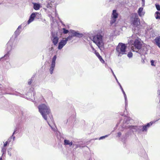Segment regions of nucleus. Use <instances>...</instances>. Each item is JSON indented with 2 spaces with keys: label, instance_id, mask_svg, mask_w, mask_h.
<instances>
[{
  "label": "nucleus",
  "instance_id": "473e14b6",
  "mask_svg": "<svg viewBox=\"0 0 160 160\" xmlns=\"http://www.w3.org/2000/svg\"><path fill=\"white\" fill-rule=\"evenodd\" d=\"M52 7V5L50 4H48L47 6V8H51Z\"/></svg>",
  "mask_w": 160,
  "mask_h": 160
},
{
  "label": "nucleus",
  "instance_id": "9b49d317",
  "mask_svg": "<svg viewBox=\"0 0 160 160\" xmlns=\"http://www.w3.org/2000/svg\"><path fill=\"white\" fill-rule=\"evenodd\" d=\"M57 58V56L55 55L52 58V60L51 64L50 65L49 68V72L51 74H52L53 73L54 70L55 66V61Z\"/></svg>",
  "mask_w": 160,
  "mask_h": 160
},
{
  "label": "nucleus",
  "instance_id": "6e6552de",
  "mask_svg": "<svg viewBox=\"0 0 160 160\" xmlns=\"http://www.w3.org/2000/svg\"><path fill=\"white\" fill-rule=\"evenodd\" d=\"M41 13L37 12L32 13L29 17V20L27 22V24H29L32 22L36 17L37 18L39 19L41 18Z\"/></svg>",
  "mask_w": 160,
  "mask_h": 160
},
{
  "label": "nucleus",
  "instance_id": "7c9ffc66",
  "mask_svg": "<svg viewBox=\"0 0 160 160\" xmlns=\"http://www.w3.org/2000/svg\"><path fill=\"white\" fill-rule=\"evenodd\" d=\"M151 65L152 66H155V65L154 64V61L153 60H152L151 61Z\"/></svg>",
  "mask_w": 160,
  "mask_h": 160
},
{
  "label": "nucleus",
  "instance_id": "7ed1b4c3",
  "mask_svg": "<svg viewBox=\"0 0 160 160\" xmlns=\"http://www.w3.org/2000/svg\"><path fill=\"white\" fill-rule=\"evenodd\" d=\"M122 116H124V120L123 122V125L122 126V128H120V130L123 131L124 128H129L132 132L137 131L140 132V127L131 126L129 124V122L131 121L130 118L124 116V114H121Z\"/></svg>",
  "mask_w": 160,
  "mask_h": 160
},
{
  "label": "nucleus",
  "instance_id": "ddd939ff",
  "mask_svg": "<svg viewBox=\"0 0 160 160\" xmlns=\"http://www.w3.org/2000/svg\"><path fill=\"white\" fill-rule=\"evenodd\" d=\"M52 40L54 45H56L58 40V37L57 35H54L52 34Z\"/></svg>",
  "mask_w": 160,
  "mask_h": 160
},
{
  "label": "nucleus",
  "instance_id": "58836bf2",
  "mask_svg": "<svg viewBox=\"0 0 160 160\" xmlns=\"http://www.w3.org/2000/svg\"><path fill=\"white\" fill-rule=\"evenodd\" d=\"M55 16H57V12H56V11H55Z\"/></svg>",
  "mask_w": 160,
  "mask_h": 160
},
{
  "label": "nucleus",
  "instance_id": "1a4fd4ad",
  "mask_svg": "<svg viewBox=\"0 0 160 160\" xmlns=\"http://www.w3.org/2000/svg\"><path fill=\"white\" fill-rule=\"evenodd\" d=\"M72 39V36H69L66 38H63L59 43L58 48L59 49H61L66 44L68 40Z\"/></svg>",
  "mask_w": 160,
  "mask_h": 160
},
{
  "label": "nucleus",
  "instance_id": "c85d7f7f",
  "mask_svg": "<svg viewBox=\"0 0 160 160\" xmlns=\"http://www.w3.org/2000/svg\"><path fill=\"white\" fill-rule=\"evenodd\" d=\"M108 135H105L104 136L101 137L99 138V140L102 139L104 138H105L108 137Z\"/></svg>",
  "mask_w": 160,
  "mask_h": 160
},
{
  "label": "nucleus",
  "instance_id": "0eeeda50",
  "mask_svg": "<svg viewBox=\"0 0 160 160\" xmlns=\"http://www.w3.org/2000/svg\"><path fill=\"white\" fill-rule=\"evenodd\" d=\"M15 45H13V42L12 37L10 40L8 42L7 45V51L8 53L9 52L14 48ZM4 58H8L9 57L8 53L4 55Z\"/></svg>",
  "mask_w": 160,
  "mask_h": 160
},
{
  "label": "nucleus",
  "instance_id": "79ce46f5",
  "mask_svg": "<svg viewBox=\"0 0 160 160\" xmlns=\"http://www.w3.org/2000/svg\"><path fill=\"white\" fill-rule=\"evenodd\" d=\"M118 83V85H119V86H120V85H121L119 83V82H117Z\"/></svg>",
  "mask_w": 160,
  "mask_h": 160
},
{
  "label": "nucleus",
  "instance_id": "412c9836",
  "mask_svg": "<svg viewBox=\"0 0 160 160\" xmlns=\"http://www.w3.org/2000/svg\"><path fill=\"white\" fill-rule=\"evenodd\" d=\"M122 93L124 95L125 100V107L126 108L127 106L128 105V102L127 100V97L125 93V92L124 91L122 92Z\"/></svg>",
  "mask_w": 160,
  "mask_h": 160
},
{
  "label": "nucleus",
  "instance_id": "b1692460",
  "mask_svg": "<svg viewBox=\"0 0 160 160\" xmlns=\"http://www.w3.org/2000/svg\"><path fill=\"white\" fill-rule=\"evenodd\" d=\"M6 148L5 147L2 148V155L4 154L6 152Z\"/></svg>",
  "mask_w": 160,
  "mask_h": 160
},
{
  "label": "nucleus",
  "instance_id": "f704fd0d",
  "mask_svg": "<svg viewBox=\"0 0 160 160\" xmlns=\"http://www.w3.org/2000/svg\"><path fill=\"white\" fill-rule=\"evenodd\" d=\"M91 48H92V50L93 51H94V52H95V51H96V50L92 46H91Z\"/></svg>",
  "mask_w": 160,
  "mask_h": 160
},
{
  "label": "nucleus",
  "instance_id": "c756f323",
  "mask_svg": "<svg viewBox=\"0 0 160 160\" xmlns=\"http://www.w3.org/2000/svg\"><path fill=\"white\" fill-rule=\"evenodd\" d=\"M11 150H12V148H10L9 149L8 151V154L10 156H11V155H12L11 153L9 151L10 150L11 151Z\"/></svg>",
  "mask_w": 160,
  "mask_h": 160
},
{
  "label": "nucleus",
  "instance_id": "5701e85b",
  "mask_svg": "<svg viewBox=\"0 0 160 160\" xmlns=\"http://www.w3.org/2000/svg\"><path fill=\"white\" fill-rule=\"evenodd\" d=\"M15 131L14 132H13L12 135L11 136V137L9 139H8V141L9 142H10L11 141V140L12 139L13 141H14L15 140V136H13V135L15 134Z\"/></svg>",
  "mask_w": 160,
  "mask_h": 160
},
{
  "label": "nucleus",
  "instance_id": "ea45409f",
  "mask_svg": "<svg viewBox=\"0 0 160 160\" xmlns=\"http://www.w3.org/2000/svg\"><path fill=\"white\" fill-rule=\"evenodd\" d=\"M142 1L143 4H144V3H145V0H142Z\"/></svg>",
  "mask_w": 160,
  "mask_h": 160
},
{
  "label": "nucleus",
  "instance_id": "09e8293b",
  "mask_svg": "<svg viewBox=\"0 0 160 160\" xmlns=\"http://www.w3.org/2000/svg\"><path fill=\"white\" fill-rule=\"evenodd\" d=\"M159 120V119H158V120H157L156 121H155V122H156V121H158V120Z\"/></svg>",
  "mask_w": 160,
  "mask_h": 160
},
{
  "label": "nucleus",
  "instance_id": "c03bdc74",
  "mask_svg": "<svg viewBox=\"0 0 160 160\" xmlns=\"http://www.w3.org/2000/svg\"><path fill=\"white\" fill-rule=\"evenodd\" d=\"M120 88L121 89L122 88V86H121V85H120Z\"/></svg>",
  "mask_w": 160,
  "mask_h": 160
},
{
  "label": "nucleus",
  "instance_id": "a211bd4d",
  "mask_svg": "<svg viewBox=\"0 0 160 160\" xmlns=\"http://www.w3.org/2000/svg\"><path fill=\"white\" fill-rule=\"evenodd\" d=\"M95 53L97 56L98 58L101 62L102 63H103L104 62V61L103 59L101 56L99 55V53L97 52L96 51H95Z\"/></svg>",
  "mask_w": 160,
  "mask_h": 160
},
{
  "label": "nucleus",
  "instance_id": "c9c22d12",
  "mask_svg": "<svg viewBox=\"0 0 160 160\" xmlns=\"http://www.w3.org/2000/svg\"><path fill=\"white\" fill-rule=\"evenodd\" d=\"M32 93H33V96L34 97V95L35 94V92L33 91Z\"/></svg>",
  "mask_w": 160,
  "mask_h": 160
},
{
  "label": "nucleus",
  "instance_id": "20e7f679",
  "mask_svg": "<svg viewBox=\"0 0 160 160\" xmlns=\"http://www.w3.org/2000/svg\"><path fill=\"white\" fill-rule=\"evenodd\" d=\"M91 40L101 51L104 49V42L103 36L102 35L100 34L95 35L93 37Z\"/></svg>",
  "mask_w": 160,
  "mask_h": 160
},
{
  "label": "nucleus",
  "instance_id": "f8f14e48",
  "mask_svg": "<svg viewBox=\"0 0 160 160\" xmlns=\"http://www.w3.org/2000/svg\"><path fill=\"white\" fill-rule=\"evenodd\" d=\"M70 33L71 35L70 36L73 37H76L78 38H81L83 36V34L82 33H79L78 31H76L74 30H70Z\"/></svg>",
  "mask_w": 160,
  "mask_h": 160
},
{
  "label": "nucleus",
  "instance_id": "f3484780",
  "mask_svg": "<svg viewBox=\"0 0 160 160\" xmlns=\"http://www.w3.org/2000/svg\"><path fill=\"white\" fill-rule=\"evenodd\" d=\"M143 8L141 7L139 9L138 11V15L140 17L143 16L145 14V12L143 11Z\"/></svg>",
  "mask_w": 160,
  "mask_h": 160
},
{
  "label": "nucleus",
  "instance_id": "8fccbe9b",
  "mask_svg": "<svg viewBox=\"0 0 160 160\" xmlns=\"http://www.w3.org/2000/svg\"><path fill=\"white\" fill-rule=\"evenodd\" d=\"M134 37V36H133H133H132V38H133Z\"/></svg>",
  "mask_w": 160,
  "mask_h": 160
},
{
  "label": "nucleus",
  "instance_id": "dca6fc26",
  "mask_svg": "<svg viewBox=\"0 0 160 160\" xmlns=\"http://www.w3.org/2000/svg\"><path fill=\"white\" fill-rule=\"evenodd\" d=\"M153 123V122H150L147 123L146 125L143 126L142 131L143 132L146 131L148 128L152 125Z\"/></svg>",
  "mask_w": 160,
  "mask_h": 160
},
{
  "label": "nucleus",
  "instance_id": "393cba45",
  "mask_svg": "<svg viewBox=\"0 0 160 160\" xmlns=\"http://www.w3.org/2000/svg\"><path fill=\"white\" fill-rule=\"evenodd\" d=\"M132 53L131 52H129L127 56L129 58H132Z\"/></svg>",
  "mask_w": 160,
  "mask_h": 160
},
{
  "label": "nucleus",
  "instance_id": "cd10ccee",
  "mask_svg": "<svg viewBox=\"0 0 160 160\" xmlns=\"http://www.w3.org/2000/svg\"><path fill=\"white\" fill-rule=\"evenodd\" d=\"M155 6L157 10L158 11H160V6L158 4H156Z\"/></svg>",
  "mask_w": 160,
  "mask_h": 160
},
{
  "label": "nucleus",
  "instance_id": "2eb2a0df",
  "mask_svg": "<svg viewBox=\"0 0 160 160\" xmlns=\"http://www.w3.org/2000/svg\"><path fill=\"white\" fill-rule=\"evenodd\" d=\"M32 4L33 5V8L36 10H39L42 7L41 4L39 3L33 2Z\"/></svg>",
  "mask_w": 160,
  "mask_h": 160
},
{
  "label": "nucleus",
  "instance_id": "39448f33",
  "mask_svg": "<svg viewBox=\"0 0 160 160\" xmlns=\"http://www.w3.org/2000/svg\"><path fill=\"white\" fill-rule=\"evenodd\" d=\"M127 46L125 44L119 43L116 48L117 55L119 57H121L122 55L127 53Z\"/></svg>",
  "mask_w": 160,
  "mask_h": 160
},
{
  "label": "nucleus",
  "instance_id": "4c0bfd02",
  "mask_svg": "<svg viewBox=\"0 0 160 160\" xmlns=\"http://www.w3.org/2000/svg\"><path fill=\"white\" fill-rule=\"evenodd\" d=\"M112 73V74L113 75L114 77V78H116V76L114 74V72H113V73Z\"/></svg>",
  "mask_w": 160,
  "mask_h": 160
},
{
  "label": "nucleus",
  "instance_id": "a878e982",
  "mask_svg": "<svg viewBox=\"0 0 160 160\" xmlns=\"http://www.w3.org/2000/svg\"><path fill=\"white\" fill-rule=\"evenodd\" d=\"M33 79L34 78L32 77L28 81V84L29 85L31 84L32 82Z\"/></svg>",
  "mask_w": 160,
  "mask_h": 160
},
{
  "label": "nucleus",
  "instance_id": "e433bc0d",
  "mask_svg": "<svg viewBox=\"0 0 160 160\" xmlns=\"http://www.w3.org/2000/svg\"><path fill=\"white\" fill-rule=\"evenodd\" d=\"M88 160H92V159L91 157H90L89 158Z\"/></svg>",
  "mask_w": 160,
  "mask_h": 160
},
{
  "label": "nucleus",
  "instance_id": "37998d69",
  "mask_svg": "<svg viewBox=\"0 0 160 160\" xmlns=\"http://www.w3.org/2000/svg\"><path fill=\"white\" fill-rule=\"evenodd\" d=\"M111 72H112V73H113V71H112V69H111Z\"/></svg>",
  "mask_w": 160,
  "mask_h": 160
},
{
  "label": "nucleus",
  "instance_id": "a18cd8bd",
  "mask_svg": "<svg viewBox=\"0 0 160 160\" xmlns=\"http://www.w3.org/2000/svg\"><path fill=\"white\" fill-rule=\"evenodd\" d=\"M0 160H2V157H1L0 158Z\"/></svg>",
  "mask_w": 160,
  "mask_h": 160
},
{
  "label": "nucleus",
  "instance_id": "f257e3e1",
  "mask_svg": "<svg viewBox=\"0 0 160 160\" xmlns=\"http://www.w3.org/2000/svg\"><path fill=\"white\" fill-rule=\"evenodd\" d=\"M38 108L39 111L43 118L45 120L47 121V115L50 113L49 106L47 103L42 104L39 105ZM47 122L52 130L54 132H56L57 128L55 124L53 123L52 125H51L48 121H47Z\"/></svg>",
  "mask_w": 160,
  "mask_h": 160
},
{
  "label": "nucleus",
  "instance_id": "49530a36",
  "mask_svg": "<svg viewBox=\"0 0 160 160\" xmlns=\"http://www.w3.org/2000/svg\"><path fill=\"white\" fill-rule=\"evenodd\" d=\"M121 89V90H122V91H124V90H123V89L122 88Z\"/></svg>",
  "mask_w": 160,
  "mask_h": 160
},
{
  "label": "nucleus",
  "instance_id": "6ab92c4d",
  "mask_svg": "<svg viewBox=\"0 0 160 160\" xmlns=\"http://www.w3.org/2000/svg\"><path fill=\"white\" fill-rule=\"evenodd\" d=\"M156 44L160 48V37H157L155 39Z\"/></svg>",
  "mask_w": 160,
  "mask_h": 160
},
{
  "label": "nucleus",
  "instance_id": "f03ea898",
  "mask_svg": "<svg viewBox=\"0 0 160 160\" xmlns=\"http://www.w3.org/2000/svg\"><path fill=\"white\" fill-rule=\"evenodd\" d=\"M129 45L130 46L131 49L134 52H136L140 54H143L146 53V50H144V52H141V51L139 50L141 48L142 43L141 40L138 38H135V39L131 40L128 42Z\"/></svg>",
  "mask_w": 160,
  "mask_h": 160
},
{
  "label": "nucleus",
  "instance_id": "de8ad7c7",
  "mask_svg": "<svg viewBox=\"0 0 160 160\" xmlns=\"http://www.w3.org/2000/svg\"><path fill=\"white\" fill-rule=\"evenodd\" d=\"M50 16L52 18H53V17L51 15H50Z\"/></svg>",
  "mask_w": 160,
  "mask_h": 160
},
{
  "label": "nucleus",
  "instance_id": "a19ab883",
  "mask_svg": "<svg viewBox=\"0 0 160 160\" xmlns=\"http://www.w3.org/2000/svg\"><path fill=\"white\" fill-rule=\"evenodd\" d=\"M115 78V79H116V80L117 82H118V79H117V78L116 77V78Z\"/></svg>",
  "mask_w": 160,
  "mask_h": 160
},
{
  "label": "nucleus",
  "instance_id": "aec40b11",
  "mask_svg": "<svg viewBox=\"0 0 160 160\" xmlns=\"http://www.w3.org/2000/svg\"><path fill=\"white\" fill-rule=\"evenodd\" d=\"M64 144L65 145H69L70 146L72 145V142H70L69 140H64Z\"/></svg>",
  "mask_w": 160,
  "mask_h": 160
},
{
  "label": "nucleus",
  "instance_id": "4468645a",
  "mask_svg": "<svg viewBox=\"0 0 160 160\" xmlns=\"http://www.w3.org/2000/svg\"><path fill=\"white\" fill-rule=\"evenodd\" d=\"M22 27L21 25L19 26L14 33L15 36L14 38H16L18 36L21 32Z\"/></svg>",
  "mask_w": 160,
  "mask_h": 160
},
{
  "label": "nucleus",
  "instance_id": "72a5a7b5",
  "mask_svg": "<svg viewBox=\"0 0 160 160\" xmlns=\"http://www.w3.org/2000/svg\"><path fill=\"white\" fill-rule=\"evenodd\" d=\"M121 132H119L118 133V137H120L121 135Z\"/></svg>",
  "mask_w": 160,
  "mask_h": 160
},
{
  "label": "nucleus",
  "instance_id": "bb28decb",
  "mask_svg": "<svg viewBox=\"0 0 160 160\" xmlns=\"http://www.w3.org/2000/svg\"><path fill=\"white\" fill-rule=\"evenodd\" d=\"M62 30H63V33L64 34H67V33H68V32H69V31H68V30H66L65 28H63Z\"/></svg>",
  "mask_w": 160,
  "mask_h": 160
},
{
  "label": "nucleus",
  "instance_id": "9d476101",
  "mask_svg": "<svg viewBox=\"0 0 160 160\" xmlns=\"http://www.w3.org/2000/svg\"><path fill=\"white\" fill-rule=\"evenodd\" d=\"M118 13L117 12L116 10H113L110 21L111 25H112L116 22V19L118 18Z\"/></svg>",
  "mask_w": 160,
  "mask_h": 160
},
{
  "label": "nucleus",
  "instance_id": "423d86ee",
  "mask_svg": "<svg viewBox=\"0 0 160 160\" xmlns=\"http://www.w3.org/2000/svg\"><path fill=\"white\" fill-rule=\"evenodd\" d=\"M131 24L135 28H138L140 23V20L137 14L134 13L132 14L130 18Z\"/></svg>",
  "mask_w": 160,
  "mask_h": 160
},
{
  "label": "nucleus",
  "instance_id": "4be33fe9",
  "mask_svg": "<svg viewBox=\"0 0 160 160\" xmlns=\"http://www.w3.org/2000/svg\"><path fill=\"white\" fill-rule=\"evenodd\" d=\"M155 16L156 19H160V13L158 12H156L155 14Z\"/></svg>",
  "mask_w": 160,
  "mask_h": 160
},
{
  "label": "nucleus",
  "instance_id": "2f4dec72",
  "mask_svg": "<svg viewBox=\"0 0 160 160\" xmlns=\"http://www.w3.org/2000/svg\"><path fill=\"white\" fill-rule=\"evenodd\" d=\"M8 141H7L6 142L4 143V146H3V147H6V146H7V144H8Z\"/></svg>",
  "mask_w": 160,
  "mask_h": 160
}]
</instances>
